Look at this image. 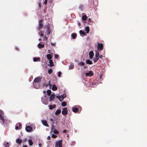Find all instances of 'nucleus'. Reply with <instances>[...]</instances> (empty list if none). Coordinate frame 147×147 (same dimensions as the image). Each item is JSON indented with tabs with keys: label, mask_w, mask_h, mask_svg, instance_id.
Segmentation results:
<instances>
[{
	"label": "nucleus",
	"mask_w": 147,
	"mask_h": 147,
	"mask_svg": "<svg viewBox=\"0 0 147 147\" xmlns=\"http://www.w3.org/2000/svg\"><path fill=\"white\" fill-rule=\"evenodd\" d=\"M42 80L44 81V82H43V85H44L45 83V80L44 78L36 77L34 79L33 82H34V84L36 83H38L41 82V80Z\"/></svg>",
	"instance_id": "obj_1"
},
{
	"label": "nucleus",
	"mask_w": 147,
	"mask_h": 147,
	"mask_svg": "<svg viewBox=\"0 0 147 147\" xmlns=\"http://www.w3.org/2000/svg\"><path fill=\"white\" fill-rule=\"evenodd\" d=\"M3 111L0 110V122L2 124H4V120L3 117Z\"/></svg>",
	"instance_id": "obj_2"
},
{
	"label": "nucleus",
	"mask_w": 147,
	"mask_h": 147,
	"mask_svg": "<svg viewBox=\"0 0 147 147\" xmlns=\"http://www.w3.org/2000/svg\"><path fill=\"white\" fill-rule=\"evenodd\" d=\"M43 20H40L38 22V26L37 28V29L39 30L42 28L43 25Z\"/></svg>",
	"instance_id": "obj_3"
},
{
	"label": "nucleus",
	"mask_w": 147,
	"mask_h": 147,
	"mask_svg": "<svg viewBox=\"0 0 147 147\" xmlns=\"http://www.w3.org/2000/svg\"><path fill=\"white\" fill-rule=\"evenodd\" d=\"M62 142L61 140H60L56 142L55 145V147H62Z\"/></svg>",
	"instance_id": "obj_4"
},
{
	"label": "nucleus",
	"mask_w": 147,
	"mask_h": 147,
	"mask_svg": "<svg viewBox=\"0 0 147 147\" xmlns=\"http://www.w3.org/2000/svg\"><path fill=\"white\" fill-rule=\"evenodd\" d=\"M97 46V48L98 50H101L103 49V46L102 44L98 43Z\"/></svg>",
	"instance_id": "obj_5"
},
{
	"label": "nucleus",
	"mask_w": 147,
	"mask_h": 147,
	"mask_svg": "<svg viewBox=\"0 0 147 147\" xmlns=\"http://www.w3.org/2000/svg\"><path fill=\"white\" fill-rule=\"evenodd\" d=\"M67 110L66 107L63 108L62 112V113L63 115H66L67 114Z\"/></svg>",
	"instance_id": "obj_6"
},
{
	"label": "nucleus",
	"mask_w": 147,
	"mask_h": 147,
	"mask_svg": "<svg viewBox=\"0 0 147 147\" xmlns=\"http://www.w3.org/2000/svg\"><path fill=\"white\" fill-rule=\"evenodd\" d=\"M85 75L86 76L91 77L94 75V73L92 71H90L88 73H85Z\"/></svg>",
	"instance_id": "obj_7"
},
{
	"label": "nucleus",
	"mask_w": 147,
	"mask_h": 147,
	"mask_svg": "<svg viewBox=\"0 0 147 147\" xmlns=\"http://www.w3.org/2000/svg\"><path fill=\"white\" fill-rule=\"evenodd\" d=\"M33 85L34 87L36 89H38L40 88V84L38 83H36L34 84V82H33Z\"/></svg>",
	"instance_id": "obj_8"
},
{
	"label": "nucleus",
	"mask_w": 147,
	"mask_h": 147,
	"mask_svg": "<svg viewBox=\"0 0 147 147\" xmlns=\"http://www.w3.org/2000/svg\"><path fill=\"white\" fill-rule=\"evenodd\" d=\"M51 131L54 134H58L59 133V131H57L56 129H55L53 127H52L51 129Z\"/></svg>",
	"instance_id": "obj_9"
},
{
	"label": "nucleus",
	"mask_w": 147,
	"mask_h": 147,
	"mask_svg": "<svg viewBox=\"0 0 147 147\" xmlns=\"http://www.w3.org/2000/svg\"><path fill=\"white\" fill-rule=\"evenodd\" d=\"M32 129V128L30 126H28L26 127V130L27 132H30Z\"/></svg>",
	"instance_id": "obj_10"
},
{
	"label": "nucleus",
	"mask_w": 147,
	"mask_h": 147,
	"mask_svg": "<svg viewBox=\"0 0 147 147\" xmlns=\"http://www.w3.org/2000/svg\"><path fill=\"white\" fill-rule=\"evenodd\" d=\"M89 58L92 59L94 56V53L92 51H90L89 53Z\"/></svg>",
	"instance_id": "obj_11"
},
{
	"label": "nucleus",
	"mask_w": 147,
	"mask_h": 147,
	"mask_svg": "<svg viewBox=\"0 0 147 147\" xmlns=\"http://www.w3.org/2000/svg\"><path fill=\"white\" fill-rule=\"evenodd\" d=\"M87 17L86 14L84 13H82V19L84 21H85L87 20Z\"/></svg>",
	"instance_id": "obj_12"
},
{
	"label": "nucleus",
	"mask_w": 147,
	"mask_h": 147,
	"mask_svg": "<svg viewBox=\"0 0 147 147\" xmlns=\"http://www.w3.org/2000/svg\"><path fill=\"white\" fill-rule=\"evenodd\" d=\"M42 122L44 125L47 127H49V125L48 124L47 121L46 120H42Z\"/></svg>",
	"instance_id": "obj_13"
},
{
	"label": "nucleus",
	"mask_w": 147,
	"mask_h": 147,
	"mask_svg": "<svg viewBox=\"0 0 147 147\" xmlns=\"http://www.w3.org/2000/svg\"><path fill=\"white\" fill-rule=\"evenodd\" d=\"M49 64H48V65L51 67L53 66L54 65L53 62L52 60H50L49 61Z\"/></svg>",
	"instance_id": "obj_14"
},
{
	"label": "nucleus",
	"mask_w": 147,
	"mask_h": 147,
	"mask_svg": "<svg viewBox=\"0 0 147 147\" xmlns=\"http://www.w3.org/2000/svg\"><path fill=\"white\" fill-rule=\"evenodd\" d=\"M55 96V95L52 94L50 96L49 98V100L50 101H53L54 100Z\"/></svg>",
	"instance_id": "obj_15"
},
{
	"label": "nucleus",
	"mask_w": 147,
	"mask_h": 147,
	"mask_svg": "<svg viewBox=\"0 0 147 147\" xmlns=\"http://www.w3.org/2000/svg\"><path fill=\"white\" fill-rule=\"evenodd\" d=\"M72 110L73 112L76 113L78 111V109L77 107H73Z\"/></svg>",
	"instance_id": "obj_16"
},
{
	"label": "nucleus",
	"mask_w": 147,
	"mask_h": 147,
	"mask_svg": "<svg viewBox=\"0 0 147 147\" xmlns=\"http://www.w3.org/2000/svg\"><path fill=\"white\" fill-rule=\"evenodd\" d=\"M52 89L53 90L56 91L57 90V87L55 85H53Z\"/></svg>",
	"instance_id": "obj_17"
},
{
	"label": "nucleus",
	"mask_w": 147,
	"mask_h": 147,
	"mask_svg": "<svg viewBox=\"0 0 147 147\" xmlns=\"http://www.w3.org/2000/svg\"><path fill=\"white\" fill-rule=\"evenodd\" d=\"M56 105H50L49 106V109L50 110L52 109L53 108H55L56 107Z\"/></svg>",
	"instance_id": "obj_18"
},
{
	"label": "nucleus",
	"mask_w": 147,
	"mask_h": 147,
	"mask_svg": "<svg viewBox=\"0 0 147 147\" xmlns=\"http://www.w3.org/2000/svg\"><path fill=\"white\" fill-rule=\"evenodd\" d=\"M16 142L17 143H18L20 145L22 143V140L21 139H18L16 140Z\"/></svg>",
	"instance_id": "obj_19"
},
{
	"label": "nucleus",
	"mask_w": 147,
	"mask_h": 147,
	"mask_svg": "<svg viewBox=\"0 0 147 147\" xmlns=\"http://www.w3.org/2000/svg\"><path fill=\"white\" fill-rule=\"evenodd\" d=\"M49 120L52 125H53L55 123V120L54 119L52 118H50Z\"/></svg>",
	"instance_id": "obj_20"
},
{
	"label": "nucleus",
	"mask_w": 147,
	"mask_h": 147,
	"mask_svg": "<svg viewBox=\"0 0 147 147\" xmlns=\"http://www.w3.org/2000/svg\"><path fill=\"white\" fill-rule=\"evenodd\" d=\"M47 59L49 60H51V59L52 58V56L50 54H47Z\"/></svg>",
	"instance_id": "obj_21"
},
{
	"label": "nucleus",
	"mask_w": 147,
	"mask_h": 147,
	"mask_svg": "<svg viewBox=\"0 0 147 147\" xmlns=\"http://www.w3.org/2000/svg\"><path fill=\"white\" fill-rule=\"evenodd\" d=\"M86 63L87 64H89L90 65H91L92 64V62L89 59H88L86 60Z\"/></svg>",
	"instance_id": "obj_22"
},
{
	"label": "nucleus",
	"mask_w": 147,
	"mask_h": 147,
	"mask_svg": "<svg viewBox=\"0 0 147 147\" xmlns=\"http://www.w3.org/2000/svg\"><path fill=\"white\" fill-rule=\"evenodd\" d=\"M61 112V111L60 110H57L55 112V114L58 115L60 114Z\"/></svg>",
	"instance_id": "obj_23"
},
{
	"label": "nucleus",
	"mask_w": 147,
	"mask_h": 147,
	"mask_svg": "<svg viewBox=\"0 0 147 147\" xmlns=\"http://www.w3.org/2000/svg\"><path fill=\"white\" fill-rule=\"evenodd\" d=\"M38 48L39 49H41L42 48H43L45 46L44 45L41 44L40 43H39L38 45Z\"/></svg>",
	"instance_id": "obj_24"
},
{
	"label": "nucleus",
	"mask_w": 147,
	"mask_h": 147,
	"mask_svg": "<svg viewBox=\"0 0 147 147\" xmlns=\"http://www.w3.org/2000/svg\"><path fill=\"white\" fill-rule=\"evenodd\" d=\"M60 96H61V98H62V99H60V101H62L63 100L64 98L66 97V95L64 94L61 95Z\"/></svg>",
	"instance_id": "obj_25"
},
{
	"label": "nucleus",
	"mask_w": 147,
	"mask_h": 147,
	"mask_svg": "<svg viewBox=\"0 0 147 147\" xmlns=\"http://www.w3.org/2000/svg\"><path fill=\"white\" fill-rule=\"evenodd\" d=\"M29 144L30 146H31L33 144V142L31 139H29L28 140Z\"/></svg>",
	"instance_id": "obj_26"
},
{
	"label": "nucleus",
	"mask_w": 147,
	"mask_h": 147,
	"mask_svg": "<svg viewBox=\"0 0 147 147\" xmlns=\"http://www.w3.org/2000/svg\"><path fill=\"white\" fill-rule=\"evenodd\" d=\"M77 34L76 33H73L71 34L72 38L74 39L76 38Z\"/></svg>",
	"instance_id": "obj_27"
},
{
	"label": "nucleus",
	"mask_w": 147,
	"mask_h": 147,
	"mask_svg": "<svg viewBox=\"0 0 147 147\" xmlns=\"http://www.w3.org/2000/svg\"><path fill=\"white\" fill-rule=\"evenodd\" d=\"M86 32L87 33H88L89 32V28L88 26H86L85 28Z\"/></svg>",
	"instance_id": "obj_28"
},
{
	"label": "nucleus",
	"mask_w": 147,
	"mask_h": 147,
	"mask_svg": "<svg viewBox=\"0 0 147 147\" xmlns=\"http://www.w3.org/2000/svg\"><path fill=\"white\" fill-rule=\"evenodd\" d=\"M99 53L98 51H96L95 53V57H99Z\"/></svg>",
	"instance_id": "obj_29"
},
{
	"label": "nucleus",
	"mask_w": 147,
	"mask_h": 147,
	"mask_svg": "<svg viewBox=\"0 0 147 147\" xmlns=\"http://www.w3.org/2000/svg\"><path fill=\"white\" fill-rule=\"evenodd\" d=\"M99 59V57H96L94 58L93 59V61L95 62H96Z\"/></svg>",
	"instance_id": "obj_30"
},
{
	"label": "nucleus",
	"mask_w": 147,
	"mask_h": 147,
	"mask_svg": "<svg viewBox=\"0 0 147 147\" xmlns=\"http://www.w3.org/2000/svg\"><path fill=\"white\" fill-rule=\"evenodd\" d=\"M51 91L50 90H48L47 91V93L48 95L50 96L51 94Z\"/></svg>",
	"instance_id": "obj_31"
},
{
	"label": "nucleus",
	"mask_w": 147,
	"mask_h": 147,
	"mask_svg": "<svg viewBox=\"0 0 147 147\" xmlns=\"http://www.w3.org/2000/svg\"><path fill=\"white\" fill-rule=\"evenodd\" d=\"M84 8V6L82 5H80L79 6V9L81 11H82Z\"/></svg>",
	"instance_id": "obj_32"
},
{
	"label": "nucleus",
	"mask_w": 147,
	"mask_h": 147,
	"mask_svg": "<svg viewBox=\"0 0 147 147\" xmlns=\"http://www.w3.org/2000/svg\"><path fill=\"white\" fill-rule=\"evenodd\" d=\"M40 59V58L39 57H34L33 58V61L34 62H36L37 61H38Z\"/></svg>",
	"instance_id": "obj_33"
},
{
	"label": "nucleus",
	"mask_w": 147,
	"mask_h": 147,
	"mask_svg": "<svg viewBox=\"0 0 147 147\" xmlns=\"http://www.w3.org/2000/svg\"><path fill=\"white\" fill-rule=\"evenodd\" d=\"M80 33L81 34H82L83 35H85L86 34V33L82 30H80Z\"/></svg>",
	"instance_id": "obj_34"
},
{
	"label": "nucleus",
	"mask_w": 147,
	"mask_h": 147,
	"mask_svg": "<svg viewBox=\"0 0 147 147\" xmlns=\"http://www.w3.org/2000/svg\"><path fill=\"white\" fill-rule=\"evenodd\" d=\"M62 106L63 107H65L66 105V103L65 102H63L61 104Z\"/></svg>",
	"instance_id": "obj_35"
},
{
	"label": "nucleus",
	"mask_w": 147,
	"mask_h": 147,
	"mask_svg": "<svg viewBox=\"0 0 147 147\" xmlns=\"http://www.w3.org/2000/svg\"><path fill=\"white\" fill-rule=\"evenodd\" d=\"M53 71V70L52 69H50L48 70V73L49 74H51Z\"/></svg>",
	"instance_id": "obj_36"
},
{
	"label": "nucleus",
	"mask_w": 147,
	"mask_h": 147,
	"mask_svg": "<svg viewBox=\"0 0 147 147\" xmlns=\"http://www.w3.org/2000/svg\"><path fill=\"white\" fill-rule=\"evenodd\" d=\"M50 31L49 28H48L47 30V35H49L50 34Z\"/></svg>",
	"instance_id": "obj_37"
},
{
	"label": "nucleus",
	"mask_w": 147,
	"mask_h": 147,
	"mask_svg": "<svg viewBox=\"0 0 147 147\" xmlns=\"http://www.w3.org/2000/svg\"><path fill=\"white\" fill-rule=\"evenodd\" d=\"M74 67V65L72 64H71L69 67V69H72Z\"/></svg>",
	"instance_id": "obj_38"
},
{
	"label": "nucleus",
	"mask_w": 147,
	"mask_h": 147,
	"mask_svg": "<svg viewBox=\"0 0 147 147\" xmlns=\"http://www.w3.org/2000/svg\"><path fill=\"white\" fill-rule=\"evenodd\" d=\"M79 65H81L82 66H84V63L83 62H81L78 63Z\"/></svg>",
	"instance_id": "obj_39"
},
{
	"label": "nucleus",
	"mask_w": 147,
	"mask_h": 147,
	"mask_svg": "<svg viewBox=\"0 0 147 147\" xmlns=\"http://www.w3.org/2000/svg\"><path fill=\"white\" fill-rule=\"evenodd\" d=\"M51 137L52 138H56L57 136L55 135V134H52V136H51Z\"/></svg>",
	"instance_id": "obj_40"
},
{
	"label": "nucleus",
	"mask_w": 147,
	"mask_h": 147,
	"mask_svg": "<svg viewBox=\"0 0 147 147\" xmlns=\"http://www.w3.org/2000/svg\"><path fill=\"white\" fill-rule=\"evenodd\" d=\"M91 21H92L90 18L89 19V22L88 23L89 24H92Z\"/></svg>",
	"instance_id": "obj_41"
},
{
	"label": "nucleus",
	"mask_w": 147,
	"mask_h": 147,
	"mask_svg": "<svg viewBox=\"0 0 147 147\" xmlns=\"http://www.w3.org/2000/svg\"><path fill=\"white\" fill-rule=\"evenodd\" d=\"M55 57L56 58H58L59 57V55L57 54H55Z\"/></svg>",
	"instance_id": "obj_42"
},
{
	"label": "nucleus",
	"mask_w": 147,
	"mask_h": 147,
	"mask_svg": "<svg viewBox=\"0 0 147 147\" xmlns=\"http://www.w3.org/2000/svg\"><path fill=\"white\" fill-rule=\"evenodd\" d=\"M61 72H59L58 73V76L59 77H60L61 74Z\"/></svg>",
	"instance_id": "obj_43"
},
{
	"label": "nucleus",
	"mask_w": 147,
	"mask_h": 147,
	"mask_svg": "<svg viewBox=\"0 0 147 147\" xmlns=\"http://www.w3.org/2000/svg\"><path fill=\"white\" fill-rule=\"evenodd\" d=\"M9 144L8 142H7L5 144V147H8L9 146L8 145Z\"/></svg>",
	"instance_id": "obj_44"
},
{
	"label": "nucleus",
	"mask_w": 147,
	"mask_h": 147,
	"mask_svg": "<svg viewBox=\"0 0 147 147\" xmlns=\"http://www.w3.org/2000/svg\"><path fill=\"white\" fill-rule=\"evenodd\" d=\"M51 45H52V46H55L56 45V43L51 42Z\"/></svg>",
	"instance_id": "obj_45"
},
{
	"label": "nucleus",
	"mask_w": 147,
	"mask_h": 147,
	"mask_svg": "<svg viewBox=\"0 0 147 147\" xmlns=\"http://www.w3.org/2000/svg\"><path fill=\"white\" fill-rule=\"evenodd\" d=\"M47 0H45L44 3L45 5H46L47 4Z\"/></svg>",
	"instance_id": "obj_46"
},
{
	"label": "nucleus",
	"mask_w": 147,
	"mask_h": 147,
	"mask_svg": "<svg viewBox=\"0 0 147 147\" xmlns=\"http://www.w3.org/2000/svg\"><path fill=\"white\" fill-rule=\"evenodd\" d=\"M18 128H19V127H18V126H16L15 127V129H16V130H18Z\"/></svg>",
	"instance_id": "obj_47"
},
{
	"label": "nucleus",
	"mask_w": 147,
	"mask_h": 147,
	"mask_svg": "<svg viewBox=\"0 0 147 147\" xmlns=\"http://www.w3.org/2000/svg\"><path fill=\"white\" fill-rule=\"evenodd\" d=\"M51 139V137L50 136H48V137H47V139L48 140H50Z\"/></svg>",
	"instance_id": "obj_48"
},
{
	"label": "nucleus",
	"mask_w": 147,
	"mask_h": 147,
	"mask_svg": "<svg viewBox=\"0 0 147 147\" xmlns=\"http://www.w3.org/2000/svg\"><path fill=\"white\" fill-rule=\"evenodd\" d=\"M18 125L19 127H20L21 126V124L20 123H18Z\"/></svg>",
	"instance_id": "obj_49"
},
{
	"label": "nucleus",
	"mask_w": 147,
	"mask_h": 147,
	"mask_svg": "<svg viewBox=\"0 0 147 147\" xmlns=\"http://www.w3.org/2000/svg\"><path fill=\"white\" fill-rule=\"evenodd\" d=\"M57 98H58V99H59V100H60V96H57Z\"/></svg>",
	"instance_id": "obj_50"
},
{
	"label": "nucleus",
	"mask_w": 147,
	"mask_h": 147,
	"mask_svg": "<svg viewBox=\"0 0 147 147\" xmlns=\"http://www.w3.org/2000/svg\"><path fill=\"white\" fill-rule=\"evenodd\" d=\"M42 102L44 104L46 105V104H47V102H43V101L42 100Z\"/></svg>",
	"instance_id": "obj_51"
},
{
	"label": "nucleus",
	"mask_w": 147,
	"mask_h": 147,
	"mask_svg": "<svg viewBox=\"0 0 147 147\" xmlns=\"http://www.w3.org/2000/svg\"><path fill=\"white\" fill-rule=\"evenodd\" d=\"M66 132V130H64L63 131V132L64 133H65Z\"/></svg>",
	"instance_id": "obj_52"
},
{
	"label": "nucleus",
	"mask_w": 147,
	"mask_h": 147,
	"mask_svg": "<svg viewBox=\"0 0 147 147\" xmlns=\"http://www.w3.org/2000/svg\"><path fill=\"white\" fill-rule=\"evenodd\" d=\"M78 25L79 26H80L81 25V23L80 22H78Z\"/></svg>",
	"instance_id": "obj_53"
},
{
	"label": "nucleus",
	"mask_w": 147,
	"mask_h": 147,
	"mask_svg": "<svg viewBox=\"0 0 147 147\" xmlns=\"http://www.w3.org/2000/svg\"><path fill=\"white\" fill-rule=\"evenodd\" d=\"M38 145L39 147H41V144H39Z\"/></svg>",
	"instance_id": "obj_54"
},
{
	"label": "nucleus",
	"mask_w": 147,
	"mask_h": 147,
	"mask_svg": "<svg viewBox=\"0 0 147 147\" xmlns=\"http://www.w3.org/2000/svg\"><path fill=\"white\" fill-rule=\"evenodd\" d=\"M102 55H100V58H102Z\"/></svg>",
	"instance_id": "obj_55"
},
{
	"label": "nucleus",
	"mask_w": 147,
	"mask_h": 147,
	"mask_svg": "<svg viewBox=\"0 0 147 147\" xmlns=\"http://www.w3.org/2000/svg\"><path fill=\"white\" fill-rule=\"evenodd\" d=\"M49 85L50 86H51V82L50 81H49Z\"/></svg>",
	"instance_id": "obj_56"
},
{
	"label": "nucleus",
	"mask_w": 147,
	"mask_h": 147,
	"mask_svg": "<svg viewBox=\"0 0 147 147\" xmlns=\"http://www.w3.org/2000/svg\"><path fill=\"white\" fill-rule=\"evenodd\" d=\"M22 147H27L26 145H23Z\"/></svg>",
	"instance_id": "obj_57"
},
{
	"label": "nucleus",
	"mask_w": 147,
	"mask_h": 147,
	"mask_svg": "<svg viewBox=\"0 0 147 147\" xmlns=\"http://www.w3.org/2000/svg\"><path fill=\"white\" fill-rule=\"evenodd\" d=\"M40 36H43V34H40Z\"/></svg>",
	"instance_id": "obj_58"
},
{
	"label": "nucleus",
	"mask_w": 147,
	"mask_h": 147,
	"mask_svg": "<svg viewBox=\"0 0 147 147\" xmlns=\"http://www.w3.org/2000/svg\"><path fill=\"white\" fill-rule=\"evenodd\" d=\"M69 136V135L68 134H67V137H68Z\"/></svg>",
	"instance_id": "obj_59"
},
{
	"label": "nucleus",
	"mask_w": 147,
	"mask_h": 147,
	"mask_svg": "<svg viewBox=\"0 0 147 147\" xmlns=\"http://www.w3.org/2000/svg\"><path fill=\"white\" fill-rule=\"evenodd\" d=\"M60 98L61 99H62V98H61V96H60Z\"/></svg>",
	"instance_id": "obj_60"
},
{
	"label": "nucleus",
	"mask_w": 147,
	"mask_h": 147,
	"mask_svg": "<svg viewBox=\"0 0 147 147\" xmlns=\"http://www.w3.org/2000/svg\"><path fill=\"white\" fill-rule=\"evenodd\" d=\"M39 6L40 7V4H39Z\"/></svg>",
	"instance_id": "obj_61"
},
{
	"label": "nucleus",
	"mask_w": 147,
	"mask_h": 147,
	"mask_svg": "<svg viewBox=\"0 0 147 147\" xmlns=\"http://www.w3.org/2000/svg\"><path fill=\"white\" fill-rule=\"evenodd\" d=\"M48 51H49H49H50V50H48Z\"/></svg>",
	"instance_id": "obj_62"
},
{
	"label": "nucleus",
	"mask_w": 147,
	"mask_h": 147,
	"mask_svg": "<svg viewBox=\"0 0 147 147\" xmlns=\"http://www.w3.org/2000/svg\"><path fill=\"white\" fill-rule=\"evenodd\" d=\"M44 92H45V91H44Z\"/></svg>",
	"instance_id": "obj_63"
}]
</instances>
